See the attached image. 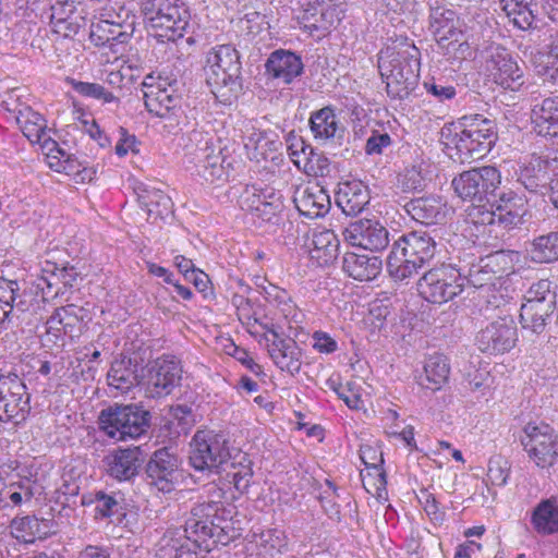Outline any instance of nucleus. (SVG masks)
I'll use <instances>...</instances> for the list:
<instances>
[{
    "mask_svg": "<svg viewBox=\"0 0 558 558\" xmlns=\"http://www.w3.org/2000/svg\"><path fill=\"white\" fill-rule=\"evenodd\" d=\"M311 131L316 140L341 145L347 130L331 107H324L312 113Z\"/></svg>",
    "mask_w": 558,
    "mask_h": 558,
    "instance_id": "nucleus-25",
    "label": "nucleus"
},
{
    "mask_svg": "<svg viewBox=\"0 0 558 558\" xmlns=\"http://www.w3.org/2000/svg\"><path fill=\"white\" fill-rule=\"evenodd\" d=\"M218 144L215 135L205 131L193 130L189 134V142L185 144L184 148L186 155L191 156V162L194 163L197 158H201V156L205 155Z\"/></svg>",
    "mask_w": 558,
    "mask_h": 558,
    "instance_id": "nucleus-47",
    "label": "nucleus"
},
{
    "mask_svg": "<svg viewBox=\"0 0 558 558\" xmlns=\"http://www.w3.org/2000/svg\"><path fill=\"white\" fill-rule=\"evenodd\" d=\"M558 174V153L546 156L532 155L529 162L521 169L519 180L531 192L551 185Z\"/></svg>",
    "mask_w": 558,
    "mask_h": 558,
    "instance_id": "nucleus-19",
    "label": "nucleus"
},
{
    "mask_svg": "<svg viewBox=\"0 0 558 558\" xmlns=\"http://www.w3.org/2000/svg\"><path fill=\"white\" fill-rule=\"evenodd\" d=\"M507 264L505 252L489 254L469 267L468 272L462 275L463 282L466 281L476 289L495 287L496 281L507 272Z\"/></svg>",
    "mask_w": 558,
    "mask_h": 558,
    "instance_id": "nucleus-17",
    "label": "nucleus"
},
{
    "mask_svg": "<svg viewBox=\"0 0 558 558\" xmlns=\"http://www.w3.org/2000/svg\"><path fill=\"white\" fill-rule=\"evenodd\" d=\"M179 458L169 447L157 449L145 466L148 484L162 493L172 492L179 477Z\"/></svg>",
    "mask_w": 558,
    "mask_h": 558,
    "instance_id": "nucleus-14",
    "label": "nucleus"
},
{
    "mask_svg": "<svg viewBox=\"0 0 558 558\" xmlns=\"http://www.w3.org/2000/svg\"><path fill=\"white\" fill-rule=\"evenodd\" d=\"M463 279L460 270L450 265L430 269L418 280L420 294L428 302L442 304L462 292Z\"/></svg>",
    "mask_w": 558,
    "mask_h": 558,
    "instance_id": "nucleus-10",
    "label": "nucleus"
},
{
    "mask_svg": "<svg viewBox=\"0 0 558 558\" xmlns=\"http://www.w3.org/2000/svg\"><path fill=\"white\" fill-rule=\"evenodd\" d=\"M270 189L258 190L255 186L246 187L240 197V206L242 209L251 211L253 215L268 199Z\"/></svg>",
    "mask_w": 558,
    "mask_h": 558,
    "instance_id": "nucleus-56",
    "label": "nucleus"
},
{
    "mask_svg": "<svg viewBox=\"0 0 558 558\" xmlns=\"http://www.w3.org/2000/svg\"><path fill=\"white\" fill-rule=\"evenodd\" d=\"M489 80L502 89L518 92L525 84L522 72H489Z\"/></svg>",
    "mask_w": 558,
    "mask_h": 558,
    "instance_id": "nucleus-58",
    "label": "nucleus"
},
{
    "mask_svg": "<svg viewBox=\"0 0 558 558\" xmlns=\"http://www.w3.org/2000/svg\"><path fill=\"white\" fill-rule=\"evenodd\" d=\"M303 66L300 56L284 49L272 51L265 63L266 70H303Z\"/></svg>",
    "mask_w": 558,
    "mask_h": 558,
    "instance_id": "nucleus-50",
    "label": "nucleus"
},
{
    "mask_svg": "<svg viewBox=\"0 0 558 558\" xmlns=\"http://www.w3.org/2000/svg\"><path fill=\"white\" fill-rule=\"evenodd\" d=\"M102 19L97 23V32L107 31L110 25L123 28L124 34L133 35L135 29V15L131 14L129 10L120 7L119 11L116 12L113 9H105L101 14Z\"/></svg>",
    "mask_w": 558,
    "mask_h": 558,
    "instance_id": "nucleus-46",
    "label": "nucleus"
},
{
    "mask_svg": "<svg viewBox=\"0 0 558 558\" xmlns=\"http://www.w3.org/2000/svg\"><path fill=\"white\" fill-rule=\"evenodd\" d=\"M421 52L413 45L387 46L378 53L379 70H420Z\"/></svg>",
    "mask_w": 558,
    "mask_h": 558,
    "instance_id": "nucleus-26",
    "label": "nucleus"
},
{
    "mask_svg": "<svg viewBox=\"0 0 558 558\" xmlns=\"http://www.w3.org/2000/svg\"><path fill=\"white\" fill-rule=\"evenodd\" d=\"M557 307V303H523L520 310L522 328L535 335L543 333Z\"/></svg>",
    "mask_w": 558,
    "mask_h": 558,
    "instance_id": "nucleus-34",
    "label": "nucleus"
},
{
    "mask_svg": "<svg viewBox=\"0 0 558 558\" xmlns=\"http://www.w3.org/2000/svg\"><path fill=\"white\" fill-rule=\"evenodd\" d=\"M403 207L413 220L426 226L439 223L446 217L445 204L436 195L411 198Z\"/></svg>",
    "mask_w": 558,
    "mask_h": 558,
    "instance_id": "nucleus-29",
    "label": "nucleus"
},
{
    "mask_svg": "<svg viewBox=\"0 0 558 558\" xmlns=\"http://www.w3.org/2000/svg\"><path fill=\"white\" fill-rule=\"evenodd\" d=\"M557 294L551 290V281L541 279L526 292L525 303H557Z\"/></svg>",
    "mask_w": 558,
    "mask_h": 558,
    "instance_id": "nucleus-53",
    "label": "nucleus"
},
{
    "mask_svg": "<svg viewBox=\"0 0 558 558\" xmlns=\"http://www.w3.org/2000/svg\"><path fill=\"white\" fill-rule=\"evenodd\" d=\"M436 242L426 232L412 231L393 242L387 257L389 275L403 281L417 274L435 255Z\"/></svg>",
    "mask_w": 558,
    "mask_h": 558,
    "instance_id": "nucleus-3",
    "label": "nucleus"
},
{
    "mask_svg": "<svg viewBox=\"0 0 558 558\" xmlns=\"http://www.w3.org/2000/svg\"><path fill=\"white\" fill-rule=\"evenodd\" d=\"M390 97L404 99L418 85L420 72H379Z\"/></svg>",
    "mask_w": 558,
    "mask_h": 558,
    "instance_id": "nucleus-40",
    "label": "nucleus"
},
{
    "mask_svg": "<svg viewBox=\"0 0 558 558\" xmlns=\"http://www.w3.org/2000/svg\"><path fill=\"white\" fill-rule=\"evenodd\" d=\"M206 82L211 88V93L221 102H231L242 90L239 72H209Z\"/></svg>",
    "mask_w": 558,
    "mask_h": 558,
    "instance_id": "nucleus-37",
    "label": "nucleus"
},
{
    "mask_svg": "<svg viewBox=\"0 0 558 558\" xmlns=\"http://www.w3.org/2000/svg\"><path fill=\"white\" fill-rule=\"evenodd\" d=\"M231 511L227 510L220 501H204L195 504L186 519L182 534L171 538V546L175 550L174 558H182L183 554H195L196 549L210 551L214 546L228 545L234 537L229 534L228 519Z\"/></svg>",
    "mask_w": 558,
    "mask_h": 558,
    "instance_id": "nucleus-2",
    "label": "nucleus"
},
{
    "mask_svg": "<svg viewBox=\"0 0 558 558\" xmlns=\"http://www.w3.org/2000/svg\"><path fill=\"white\" fill-rule=\"evenodd\" d=\"M501 184L500 171L493 166H484L463 171L452 180V187L463 201L490 203Z\"/></svg>",
    "mask_w": 558,
    "mask_h": 558,
    "instance_id": "nucleus-8",
    "label": "nucleus"
},
{
    "mask_svg": "<svg viewBox=\"0 0 558 558\" xmlns=\"http://www.w3.org/2000/svg\"><path fill=\"white\" fill-rule=\"evenodd\" d=\"M270 335L272 339L266 333L263 335V338L267 343L268 353L274 363L281 371L291 375L298 374L302 365V352L296 342L291 338H280L275 329H270Z\"/></svg>",
    "mask_w": 558,
    "mask_h": 558,
    "instance_id": "nucleus-21",
    "label": "nucleus"
},
{
    "mask_svg": "<svg viewBox=\"0 0 558 558\" xmlns=\"http://www.w3.org/2000/svg\"><path fill=\"white\" fill-rule=\"evenodd\" d=\"M520 442L531 461L538 468L551 466L558 458V436L547 423H529Z\"/></svg>",
    "mask_w": 558,
    "mask_h": 558,
    "instance_id": "nucleus-9",
    "label": "nucleus"
},
{
    "mask_svg": "<svg viewBox=\"0 0 558 558\" xmlns=\"http://www.w3.org/2000/svg\"><path fill=\"white\" fill-rule=\"evenodd\" d=\"M59 281L56 278L40 277L37 282L28 290L21 289L24 301H28V315L36 319H41V312L45 310L47 302L58 296L61 289L57 287Z\"/></svg>",
    "mask_w": 558,
    "mask_h": 558,
    "instance_id": "nucleus-28",
    "label": "nucleus"
},
{
    "mask_svg": "<svg viewBox=\"0 0 558 558\" xmlns=\"http://www.w3.org/2000/svg\"><path fill=\"white\" fill-rule=\"evenodd\" d=\"M531 259L539 264H549L558 260V232L551 231L539 235L531 242L529 248Z\"/></svg>",
    "mask_w": 558,
    "mask_h": 558,
    "instance_id": "nucleus-44",
    "label": "nucleus"
},
{
    "mask_svg": "<svg viewBox=\"0 0 558 558\" xmlns=\"http://www.w3.org/2000/svg\"><path fill=\"white\" fill-rule=\"evenodd\" d=\"M500 8L519 29L526 31L536 27L530 0H500Z\"/></svg>",
    "mask_w": 558,
    "mask_h": 558,
    "instance_id": "nucleus-41",
    "label": "nucleus"
},
{
    "mask_svg": "<svg viewBox=\"0 0 558 558\" xmlns=\"http://www.w3.org/2000/svg\"><path fill=\"white\" fill-rule=\"evenodd\" d=\"M221 147L218 144L194 162L197 174L207 182H215L223 177L225 158L221 155Z\"/></svg>",
    "mask_w": 558,
    "mask_h": 558,
    "instance_id": "nucleus-43",
    "label": "nucleus"
},
{
    "mask_svg": "<svg viewBox=\"0 0 558 558\" xmlns=\"http://www.w3.org/2000/svg\"><path fill=\"white\" fill-rule=\"evenodd\" d=\"M49 318L57 323L63 335L72 342L82 336L85 327L92 320V315L89 310L84 306L66 304L56 308Z\"/></svg>",
    "mask_w": 558,
    "mask_h": 558,
    "instance_id": "nucleus-24",
    "label": "nucleus"
},
{
    "mask_svg": "<svg viewBox=\"0 0 558 558\" xmlns=\"http://www.w3.org/2000/svg\"><path fill=\"white\" fill-rule=\"evenodd\" d=\"M449 373L447 357L442 354L432 355L425 362L424 373L418 377V384L432 391L439 390L447 381Z\"/></svg>",
    "mask_w": 558,
    "mask_h": 558,
    "instance_id": "nucleus-39",
    "label": "nucleus"
},
{
    "mask_svg": "<svg viewBox=\"0 0 558 558\" xmlns=\"http://www.w3.org/2000/svg\"><path fill=\"white\" fill-rule=\"evenodd\" d=\"M83 506L95 508L96 519H110L114 524H121L126 515L125 500L121 493H106L97 490L82 496Z\"/></svg>",
    "mask_w": 558,
    "mask_h": 558,
    "instance_id": "nucleus-22",
    "label": "nucleus"
},
{
    "mask_svg": "<svg viewBox=\"0 0 558 558\" xmlns=\"http://www.w3.org/2000/svg\"><path fill=\"white\" fill-rule=\"evenodd\" d=\"M135 192L141 206L146 210L148 216L163 217L171 213L172 201L160 189L151 185L140 184Z\"/></svg>",
    "mask_w": 558,
    "mask_h": 558,
    "instance_id": "nucleus-36",
    "label": "nucleus"
},
{
    "mask_svg": "<svg viewBox=\"0 0 558 558\" xmlns=\"http://www.w3.org/2000/svg\"><path fill=\"white\" fill-rule=\"evenodd\" d=\"M371 199L368 187L362 181H347L339 185L337 205L347 216H356L364 210Z\"/></svg>",
    "mask_w": 558,
    "mask_h": 558,
    "instance_id": "nucleus-30",
    "label": "nucleus"
},
{
    "mask_svg": "<svg viewBox=\"0 0 558 558\" xmlns=\"http://www.w3.org/2000/svg\"><path fill=\"white\" fill-rule=\"evenodd\" d=\"M511 465L502 456H494L489 459L487 477L496 486H504L510 474Z\"/></svg>",
    "mask_w": 558,
    "mask_h": 558,
    "instance_id": "nucleus-54",
    "label": "nucleus"
},
{
    "mask_svg": "<svg viewBox=\"0 0 558 558\" xmlns=\"http://www.w3.org/2000/svg\"><path fill=\"white\" fill-rule=\"evenodd\" d=\"M391 144V138L387 133L374 132L366 141L365 153L367 155L381 154L385 147Z\"/></svg>",
    "mask_w": 558,
    "mask_h": 558,
    "instance_id": "nucleus-64",
    "label": "nucleus"
},
{
    "mask_svg": "<svg viewBox=\"0 0 558 558\" xmlns=\"http://www.w3.org/2000/svg\"><path fill=\"white\" fill-rule=\"evenodd\" d=\"M496 211L494 203H472L469 209V217L475 225H494L496 223Z\"/></svg>",
    "mask_w": 558,
    "mask_h": 558,
    "instance_id": "nucleus-59",
    "label": "nucleus"
},
{
    "mask_svg": "<svg viewBox=\"0 0 558 558\" xmlns=\"http://www.w3.org/2000/svg\"><path fill=\"white\" fill-rule=\"evenodd\" d=\"M339 245V240L332 230L314 231L310 253L319 265H328L338 257Z\"/></svg>",
    "mask_w": 558,
    "mask_h": 558,
    "instance_id": "nucleus-38",
    "label": "nucleus"
},
{
    "mask_svg": "<svg viewBox=\"0 0 558 558\" xmlns=\"http://www.w3.org/2000/svg\"><path fill=\"white\" fill-rule=\"evenodd\" d=\"M182 366L173 355H163L145 366L144 385L151 398L166 397L180 385Z\"/></svg>",
    "mask_w": 558,
    "mask_h": 558,
    "instance_id": "nucleus-11",
    "label": "nucleus"
},
{
    "mask_svg": "<svg viewBox=\"0 0 558 558\" xmlns=\"http://www.w3.org/2000/svg\"><path fill=\"white\" fill-rule=\"evenodd\" d=\"M361 459L365 464L366 469H372L376 473L378 488H385L386 486V474L381 468L384 463L383 453L377 454L376 450L369 446L361 448Z\"/></svg>",
    "mask_w": 558,
    "mask_h": 558,
    "instance_id": "nucleus-55",
    "label": "nucleus"
},
{
    "mask_svg": "<svg viewBox=\"0 0 558 558\" xmlns=\"http://www.w3.org/2000/svg\"><path fill=\"white\" fill-rule=\"evenodd\" d=\"M398 186L404 193L420 191L423 189V177L416 168L407 169L398 178Z\"/></svg>",
    "mask_w": 558,
    "mask_h": 558,
    "instance_id": "nucleus-61",
    "label": "nucleus"
},
{
    "mask_svg": "<svg viewBox=\"0 0 558 558\" xmlns=\"http://www.w3.org/2000/svg\"><path fill=\"white\" fill-rule=\"evenodd\" d=\"M206 63L209 68L220 70H240L241 62L238 50L231 45H218L214 47L206 57Z\"/></svg>",
    "mask_w": 558,
    "mask_h": 558,
    "instance_id": "nucleus-45",
    "label": "nucleus"
},
{
    "mask_svg": "<svg viewBox=\"0 0 558 558\" xmlns=\"http://www.w3.org/2000/svg\"><path fill=\"white\" fill-rule=\"evenodd\" d=\"M10 527L16 539L24 543H33L36 539H45L57 532V523L52 519H39L35 515H26L12 520Z\"/></svg>",
    "mask_w": 558,
    "mask_h": 558,
    "instance_id": "nucleus-27",
    "label": "nucleus"
},
{
    "mask_svg": "<svg viewBox=\"0 0 558 558\" xmlns=\"http://www.w3.org/2000/svg\"><path fill=\"white\" fill-rule=\"evenodd\" d=\"M266 85L268 88H282L286 85L292 83L302 72H266Z\"/></svg>",
    "mask_w": 558,
    "mask_h": 558,
    "instance_id": "nucleus-63",
    "label": "nucleus"
},
{
    "mask_svg": "<svg viewBox=\"0 0 558 558\" xmlns=\"http://www.w3.org/2000/svg\"><path fill=\"white\" fill-rule=\"evenodd\" d=\"M170 414L178 422V426L184 433L194 425V415L192 413V408L186 404H177L170 408Z\"/></svg>",
    "mask_w": 558,
    "mask_h": 558,
    "instance_id": "nucleus-62",
    "label": "nucleus"
},
{
    "mask_svg": "<svg viewBox=\"0 0 558 558\" xmlns=\"http://www.w3.org/2000/svg\"><path fill=\"white\" fill-rule=\"evenodd\" d=\"M107 379L109 386L120 391H128L134 386L144 385L145 366H140L136 356H122L112 362Z\"/></svg>",
    "mask_w": 558,
    "mask_h": 558,
    "instance_id": "nucleus-23",
    "label": "nucleus"
},
{
    "mask_svg": "<svg viewBox=\"0 0 558 558\" xmlns=\"http://www.w3.org/2000/svg\"><path fill=\"white\" fill-rule=\"evenodd\" d=\"M383 262L375 255H361L347 252L343 257V270L359 281H371L381 271Z\"/></svg>",
    "mask_w": 558,
    "mask_h": 558,
    "instance_id": "nucleus-33",
    "label": "nucleus"
},
{
    "mask_svg": "<svg viewBox=\"0 0 558 558\" xmlns=\"http://www.w3.org/2000/svg\"><path fill=\"white\" fill-rule=\"evenodd\" d=\"M132 35L124 34V29L110 25L105 32H97V23L92 25L90 39L98 46H102L104 50L100 52L99 62L102 65L111 64L113 70H137L141 64L138 63L137 53H120L114 50L111 41H119L123 44Z\"/></svg>",
    "mask_w": 558,
    "mask_h": 558,
    "instance_id": "nucleus-12",
    "label": "nucleus"
},
{
    "mask_svg": "<svg viewBox=\"0 0 558 558\" xmlns=\"http://www.w3.org/2000/svg\"><path fill=\"white\" fill-rule=\"evenodd\" d=\"M65 81L84 97L101 99L104 102H112L117 99L112 93L107 92L100 84L82 82L72 77H66Z\"/></svg>",
    "mask_w": 558,
    "mask_h": 558,
    "instance_id": "nucleus-52",
    "label": "nucleus"
},
{
    "mask_svg": "<svg viewBox=\"0 0 558 558\" xmlns=\"http://www.w3.org/2000/svg\"><path fill=\"white\" fill-rule=\"evenodd\" d=\"M486 70H519L512 53L501 46H490L486 50Z\"/></svg>",
    "mask_w": 558,
    "mask_h": 558,
    "instance_id": "nucleus-49",
    "label": "nucleus"
},
{
    "mask_svg": "<svg viewBox=\"0 0 558 558\" xmlns=\"http://www.w3.org/2000/svg\"><path fill=\"white\" fill-rule=\"evenodd\" d=\"M461 130L452 138L461 162L481 159L486 156L498 138L494 120L481 114L461 119Z\"/></svg>",
    "mask_w": 558,
    "mask_h": 558,
    "instance_id": "nucleus-5",
    "label": "nucleus"
},
{
    "mask_svg": "<svg viewBox=\"0 0 558 558\" xmlns=\"http://www.w3.org/2000/svg\"><path fill=\"white\" fill-rule=\"evenodd\" d=\"M301 144V153L304 156V163L301 168L308 174L313 175H325L329 172L328 159L316 154L310 145H306L304 141H299Z\"/></svg>",
    "mask_w": 558,
    "mask_h": 558,
    "instance_id": "nucleus-51",
    "label": "nucleus"
},
{
    "mask_svg": "<svg viewBox=\"0 0 558 558\" xmlns=\"http://www.w3.org/2000/svg\"><path fill=\"white\" fill-rule=\"evenodd\" d=\"M534 529L544 535L558 532V505L553 498L543 500L533 511Z\"/></svg>",
    "mask_w": 558,
    "mask_h": 558,
    "instance_id": "nucleus-42",
    "label": "nucleus"
},
{
    "mask_svg": "<svg viewBox=\"0 0 558 558\" xmlns=\"http://www.w3.org/2000/svg\"><path fill=\"white\" fill-rule=\"evenodd\" d=\"M4 104L8 105V102ZM5 108L8 111L14 113L17 125L32 143H40L44 140V145L46 146L48 144L45 140L47 128L46 120L41 114L25 105H19L15 108L7 106Z\"/></svg>",
    "mask_w": 558,
    "mask_h": 558,
    "instance_id": "nucleus-32",
    "label": "nucleus"
},
{
    "mask_svg": "<svg viewBox=\"0 0 558 558\" xmlns=\"http://www.w3.org/2000/svg\"><path fill=\"white\" fill-rule=\"evenodd\" d=\"M29 399L17 369L5 362L0 363V421H24L31 411Z\"/></svg>",
    "mask_w": 558,
    "mask_h": 558,
    "instance_id": "nucleus-7",
    "label": "nucleus"
},
{
    "mask_svg": "<svg viewBox=\"0 0 558 558\" xmlns=\"http://www.w3.org/2000/svg\"><path fill=\"white\" fill-rule=\"evenodd\" d=\"M51 23L57 33H62L64 36L76 33L77 25L70 22L72 14L75 12L74 1L57 2L51 7Z\"/></svg>",
    "mask_w": 558,
    "mask_h": 558,
    "instance_id": "nucleus-48",
    "label": "nucleus"
},
{
    "mask_svg": "<svg viewBox=\"0 0 558 558\" xmlns=\"http://www.w3.org/2000/svg\"><path fill=\"white\" fill-rule=\"evenodd\" d=\"M463 26L464 23L456 11L445 7L430 9L428 29L442 48H449L463 39Z\"/></svg>",
    "mask_w": 558,
    "mask_h": 558,
    "instance_id": "nucleus-16",
    "label": "nucleus"
},
{
    "mask_svg": "<svg viewBox=\"0 0 558 558\" xmlns=\"http://www.w3.org/2000/svg\"><path fill=\"white\" fill-rule=\"evenodd\" d=\"M107 474L119 481L135 477L143 463L144 452L141 447L118 448L110 451L102 460Z\"/></svg>",
    "mask_w": 558,
    "mask_h": 558,
    "instance_id": "nucleus-18",
    "label": "nucleus"
},
{
    "mask_svg": "<svg viewBox=\"0 0 558 558\" xmlns=\"http://www.w3.org/2000/svg\"><path fill=\"white\" fill-rule=\"evenodd\" d=\"M517 326L511 316L498 317L481 329L476 336L477 348L489 354H504L514 348Z\"/></svg>",
    "mask_w": 558,
    "mask_h": 558,
    "instance_id": "nucleus-13",
    "label": "nucleus"
},
{
    "mask_svg": "<svg viewBox=\"0 0 558 558\" xmlns=\"http://www.w3.org/2000/svg\"><path fill=\"white\" fill-rule=\"evenodd\" d=\"M294 204L301 215L314 219L328 213L330 198L323 187L315 185L298 191Z\"/></svg>",
    "mask_w": 558,
    "mask_h": 558,
    "instance_id": "nucleus-31",
    "label": "nucleus"
},
{
    "mask_svg": "<svg viewBox=\"0 0 558 558\" xmlns=\"http://www.w3.org/2000/svg\"><path fill=\"white\" fill-rule=\"evenodd\" d=\"M190 464L196 471L226 473L234 488L244 494L253 477L252 462L245 453L232 454L229 440L214 430H197L190 444Z\"/></svg>",
    "mask_w": 558,
    "mask_h": 558,
    "instance_id": "nucleus-1",
    "label": "nucleus"
},
{
    "mask_svg": "<svg viewBox=\"0 0 558 558\" xmlns=\"http://www.w3.org/2000/svg\"><path fill=\"white\" fill-rule=\"evenodd\" d=\"M281 195L276 193L274 189H270L268 199L264 202V205L257 211H255L254 216L262 221L269 222L281 210Z\"/></svg>",
    "mask_w": 558,
    "mask_h": 558,
    "instance_id": "nucleus-60",
    "label": "nucleus"
},
{
    "mask_svg": "<svg viewBox=\"0 0 558 558\" xmlns=\"http://www.w3.org/2000/svg\"><path fill=\"white\" fill-rule=\"evenodd\" d=\"M142 13L153 36L161 44L182 38L190 25V11L182 0H143Z\"/></svg>",
    "mask_w": 558,
    "mask_h": 558,
    "instance_id": "nucleus-4",
    "label": "nucleus"
},
{
    "mask_svg": "<svg viewBox=\"0 0 558 558\" xmlns=\"http://www.w3.org/2000/svg\"><path fill=\"white\" fill-rule=\"evenodd\" d=\"M69 338L63 335L61 329L57 326L54 320H50V318L46 322V331L41 336V342L44 347H48L49 349L57 351H61L68 343Z\"/></svg>",
    "mask_w": 558,
    "mask_h": 558,
    "instance_id": "nucleus-57",
    "label": "nucleus"
},
{
    "mask_svg": "<svg viewBox=\"0 0 558 558\" xmlns=\"http://www.w3.org/2000/svg\"><path fill=\"white\" fill-rule=\"evenodd\" d=\"M343 235L352 246H359L371 252H380L390 243L387 228L373 219H361L351 222L344 229Z\"/></svg>",
    "mask_w": 558,
    "mask_h": 558,
    "instance_id": "nucleus-15",
    "label": "nucleus"
},
{
    "mask_svg": "<svg viewBox=\"0 0 558 558\" xmlns=\"http://www.w3.org/2000/svg\"><path fill=\"white\" fill-rule=\"evenodd\" d=\"M536 132L542 136H558V97H548L532 110Z\"/></svg>",
    "mask_w": 558,
    "mask_h": 558,
    "instance_id": "nucleus-35",
    "label": "nucleus"
},
{
    "mask_svg": "<svg viewBox=\"0 0 558 558\" xmlns=\"http://www.w3.org/2000/svg\"><path fill=\"white\" fill-rule=\"evenodd\" d=\"M150 412L137 404H113L101 410L99 428L110 438L125 441L138 438L150 427Z\"/></svg>",
    "mask_w": 558,
    "mask_h": 558,
    "instance_id": "nucleus-6",
    "label": "nucleus"
},
{
    "mask_svg": "<svg viewBox=\"0 0 558 558\" xmlns=\"http://www.w3.org/2000/svg\"><path fill=\"white\" fill-rule=\"evenodd\" d=\"M26 305L20 282L0 278V335L9 330L21 315H28Z\"/></svg>",
    "mask_w": 558,
    "mask_h": 558,
    "instance_id": "nucleus-20",
    "label": "nucleus"
}]
</instances>
